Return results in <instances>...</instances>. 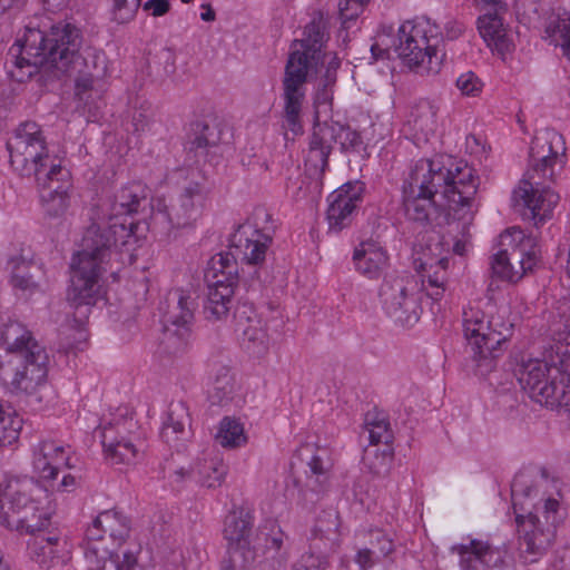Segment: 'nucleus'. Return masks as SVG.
<instances>
[{
	"label": "nucleus",
	"instance_id": "cd10ccee",
	"mask_svg": "<svg viewBox=\"0 0 570 570\" xmlns=\"http://www.w3.org/2000/svg\"><path fill=\"white\" fill-rule=\"evenodd\" d=\"M368 547L360 549L355 561L362 570H367L383 559L390 557L395 550L392 535L383 529H371L367 532Z\"/></svg>",
	"mask_w": 570,
	"mask_h": 570
},
{
	"label": "nucleus",
	"instance_id": "f704fd0d",
	"mask_svg": "<svg viewBox=\"0 0 570 570\" xmlns=\"http://www.w3.org/2000/svg\"><path fill=\"white\" fill-rule=\"evenodd\" d=\"M253 522V514L243 508L234 509L225 517L223 533L228 548L250 540Z\"/></svg>",
	"mask_w": 570,
	"mask_h": 570
},
{
	"label": "nucleus",
	"instance_id": "052dcab7",
	"mask_svg": "<svg viewBox=\"0 0 570 570\" xmlns=\"http://www.w3.org/2000/svg\"><path fill=\"white\" fill-rule=\"evenodd\" d=\"M145 11H149L153 17H163L170 10L169 0H148L142 4Z\"/></svg>",
	"mask_w": 570,
	"mask_h": 570
},
{
	"label": "nucleus",
	"instance_id": "423d86ee",
	"mask_svg": "<svg viewBox=\"0 0 570 570\" xmlns=\"http://www.w3.org/2000/svg\"><path fill=\"white\" fill-rule=\"evenodd\" d=\"M538 490L531 476L518 473L511 483L512 507L519 532V546L524 562L533 563L551 547L557 527L562 521L560 503L552 498L535 502Z\"/></svg>",
	"mask_w": 570,
	"mask_h": 570
},
{
	"label": "nucleus",
	"instance_id": "aec40b11",
	"mask_svg": "<svg viewBox=\"0 0 570 570\" xmlns=\"http://www.w3.org/2000/svg\"><path fill=\"white\" fill-rule=\"evenodd\" d=\"M147 203V189L138 181L128 184L110 197H108L101 205L94 208L99 210L101 215H106L112 222H135L131 217L132 214L138 213L141 204Z\"/></svg>",
	"mask_w": 570,
	"mask_h": 570
},
{
	"label": "nucleus",
	"instance_id": "680f3d73",
	"mask_svg": "<svg viewBox=\"0 0 570 570\" xmlns=\"http://www.w3.org/2000/svg\"><path fill=\"white\" fill-rule=\"evenodd\" d=\"M159 60L164 62V72L171 75L176 70V55L170 48H163L158 53Z\"/></svg>",
	"mask_w": 570,
	"mask_h": 570
},
{
	"label": "nucleus",
	"instance_id": "dca6fc26",
	"mask_svg": "<svg viewBox=\"0 0 570 570\" xmlns=\"http://www.w3.org/2000/svg\"><path fill=\"white\" fill-rule=\"evenodd\" d=\"M365 187L360 180L348 181L328 196L326 219L331 233H340L350 227L363 203Z\"/></svg>",
	"mask_w": 570,
	"mask_h": 570
},
{
	"label": "nucleus",
	"instance_id": "338daca9",
	"mask_svg": "<svg viewBox=\"0 0 570 570\" xmlns=\"http://www.w3.org/2000/svg\"><path fill=\"white\" fill-rule=\"evenodd\" d=\"M464 28L463 24L456 21H449L445 24V33L448 39L454 40L460 37V35L463 32Z\"/></svg>",
	"mask_w": 570,
	"mask_h": 570
},
{
	"label": "nucleus",
	"instance_id": "a878e982",
	"mask_svg": "<svg viewBox=\"0 0 570 570\" xmlns=\"http://www.w3.org/2000/svg\"><path fill=\"white\" fill-rule=\"evenodd\" d=\"M505 7H494L493 11H489L478 18L476 27L480 36L492 50L504 53L510 50L512 41L508 28L504 23L499 10Z\"/></svg>",
	"mask_w": 570,
	"mask_h": 570
},
{
	"label": "nucleus",
	"instance_id": "bf43d9fd",
	"mask_svg": "<svg viewBox=\"0 0 570 570\" xmlns=\"http://www.w3.org/2000/svg\"><path fill=\"white\" fill-rule=\"evenodd\" d=\"M262 538L264 539L265 547L267 549L278 551L283 546L284 533L281 530H277L276 532L272 531V533L259 530L256 535V540L261 541Z\"/></svg>",
	"mask_w": 570,
	"mask_h": 570
},
{
	"label": "nucleus",
	"instance_id": "20e7f679",
	"mask_svg": "<svg viewBox=\"0 0 570 570\" xmlns=\"http://www.w3.org/2000/svg\"><path fill=\"white\" fill-rule=\"evenodd\" d=\"M326 20L322 13L313 17L305 26L304 37L295 39L285 66L283 78L284 108L282 127L285 138L293 139L303 135L302 108L305 99L304 85L309 75H321L320 81L325 87H333L336 82V72L341 66L340 59L323 52L327 40Z\"/></svg>",
	"mask_w": 570,
	"mask_h": 570
},
{
	"label": "nucleus",
	"instance_id": "412c9836",
	"mask_svg": "<svg viewBox=\"0 0 570 570\" xmlns=\"http://www.w3.org/2000/svg\"><path fill=\"white\" fill-rule=\"evenodd\" d=\"M223 135V127L219 122L214 119H197L190 122L185 149L188 154L194 153L195 157L212 156L209 161H213L220 149Z\"/></svg>",
	"mask_w": 570,
	"mask_h": 570
},
{
	"label": "nucleus",
	"instance_id": "a18cd8bd",
	"mask_svg": "<svg viewBox=\"0 0 570 570\" xmlns=\"http://www.w3.org/2000/svg\"><path fill=\"white\" fill-rule=\"evenodd\" d=\"M217 442L224 448H236L246 442L243 425L229 417H224L216 434Z\"/></svg>",
	"mask_w": 570,
	"mask_h": 570
},
{
	"label": "nucleus",
	"instance_id": "c9c22d12",
	"mask_svg": "<svg viewBox=\"0 0 570 570\" xmlns=\"http://www.w3.org/2000/svg\"><path fill=\"white\" fill-rule=\"evenodd\" d=\"M144 435H132L128 441L117 443L115 446H104L107 460L114 464H134L144 458L146 451Z\"/></svg>",
	"mask_w": 570,
	"mask_h": 570
},
{
	"label": "nucleus",
	"instance_id": "f257e3e1",
	"mask_svg": "<svg viewBox=\"0 0 570 570\" xmlns=\"http://www.w3.org/2000/svg\"><path fill=\"white\" fill-rule=\"evenodd\" d=\"M16 70L11 76L24 82L39 75L45 78L75 77L76 96L88 106L94 83L101 80L107 70L104 52L92 47H82V33L69 22H58L49 30L26 27L21 38L9 49Z\"/></svg>",
	"mask_w": 570,
	"mask_h": 570
},
{
	"label": "nucleus",
	"instance_id": "473e14b6",
	"mask_svg": "<svg viewBox=\"0 0 570 570\" xmlns=\"http://www.w3.org/2000/svg\"><path fill=\"white\" fill-rule=\"evenodd\" d=\"M190 426V414L188 406L183 401L169 404L167 419L163 424L160 436L169 445H174L187 435L186 428Z\"/></svg>",
	"mask_w": 570,
	"mask_h": 570
},
{
	"label": "nucleus",
	"instance_id": "9d476101",
	"mask_svg": "<svg viewBox=\"0 0 570 570\" xmlns=\"http://www.w3.org/2000/svg\"><path fill=\"white\" fill-rule=\"evenodd\" d=\"M513 325L500 316L484 320L481 311L464 312L463 333L471 348V367L476 375L487 376L507 348Z\"/></svg>",
	"mask_w": 570,
	"mask_h": 570
},
{
	"label": "nucleus",
	"instance_id": "6e6d98bb",
	"mask_svg": "<svg viewBox=\"0 0 570 570\" xmlns=\"http://www.w3.org/2000/svg\"><path fill=\"white\" fill-rule=\"evenodd\" d=\"M438 109L430 100H421L419 104H416L414 111L412 112V116L414 117V121H422L426 125L429 121L433 124L435 121Z\"/></svg>",
	"mask_w": 570,
	"mask_h": 570
},
{
	"label": "nucleus",
	"instance_id": "2eb2a0df",
	"mask_svg": "<svg viewBox=\"0 0 570 570\" xmlns=\"http://www.w3.org/2000/svg\"><path fill=\"white\" fill-rule=\"evenodd\" d=\"M383 309L395 322L413 325L420 318L417 282L410 276H385L379 292Z\"/></svg>",
	"mask_w": 570,
	"mask_h": 570
},
{
	"label": "nucleus",
	"instance_id": "69168bd1",
	"mask_svg": "<svg viewBox=\"0 0 570 570\" xmlns=\"http://www.w3.org/2000/svg\"><path fill=\"white\" fill-rule=\"evenodd\" d=\"M137 558L132 552H124L122 560L116 562V570H135Z\"/></svg>",
	"mask_w": 570,
	"mask_h": 570
},
{
	"label": "nucleus",
	"instance_id": "c756f323",
	"mask_svg": "<svg viewBox=\"0 0 570 570\" xmlns=\"http://www.w3.org/2000/svg\"><path fill=\"white\" fill-rule=\"evenodd\" d=\"M448 257H441L435 263L421 262L417 271L421 272L422 289L433 301L439 302L448 286Z\"/></svg>",
	"mask_w": 570,
	"mask_h": 570
},
{
	"label": "nucleus",
	"instance_id": "2f4dec72",
	"mask_svg": "<svg viewBox=\"0 0 570 570\" xmlns=\"http://www.w3.org/2000/svg\"><path fill=\"white\" fill-rule=\"evenodd\" d=\"M208 292L204 303V315L208 321L225 320L233 307L234 287L230 283L207 284Z\"/></svg>",
	"mask_w": 570,
	"mask_h": 570
},
{
	"label": "nucleus",
	"instance_id": "3c124183",
	"mask_svg": "<svg viewBox=\"0 0 570 570\" xmlns=\"http://www.w3.org/2000/svg\"><path fill=\"white\" fill-rule=\"evenodd\" d=\"M544 405L552 410H564L570 413V377L567 383H563V380L554 383V391L550 393Z\"/></svg>",
	"mask_w": 570,
	"mask_h": 570
},
{
	"label": "nucleus",
	"instance_id": "7ed1b4c3",
	"mask_svg": "<svg viewBox=\"0 0 570 570\" xmlns=\"http://www.w3.org/2000/svg\"><path fill=\"white\" fill-rule=\"evenodd\" d=\"M90 218L92 222L83 233L81 249L71 258V285L67 295L73 321L79 326L85 324L91 307L102 298L99 281L106 265L114 255L124 249L131 250L139 240L136 234L138 222H112L95 209Z\"/></svg>",
	"mask_w": 570,
	"mask_h": 570
},
{
	"label": "nucleus",
	"instance_id": "4be33fe9",
	"mask_svg": "<svg viewBox=\"0 0 570 570\" xmlns=\"http://www.w3.org/2000/svg\"><path fill=\"white\" fill-rule=\"evenodd\" d=\"M131 532V520L121 511L111 509L100 512L86 530V538L109 539L114 548L121 547Z\"/></svg>",
	"mask_w": 570,
	"mask_h": 570
},
{
	"label": "nucleus",
	"instance_id": "f3484780",
	"mask_svg": "<svg viewBox=\"0 0 570 570\" xmlns=\"http://www.w3.org/2000/svg\"><path fill=\"white\" fill-rule=\"evenodd\" d=\"M560 371L557 366L539 358L522 362L515 370V376L521 387L537 403L546 404L550 393L554 391V383Z\"/></svg>",
	"mask_w": 570,
	"mask_h": 570
},
{
	"label": "nucleus",
	"instance_id": "58836bf2",
	"mask_svg": "<svg viewBox=\"0 0 570 570\" xmlns=\"http://www.w3.org/2000/svg\"><path fill=\"white\" fill-rule=\"evenodd\" d=\"M365 428L368 433L370 444H383L392 454L393 431L390 421L381 413L368 412L365 416Z\"/></svg>",
	"mask_w": 570,
	"mask_h": 570
},
{
	"label": "nucleus",
	"instance_id": "09e8293b",
	"mask_svg": "<svg viewBox=\"0 0 570 570\" xmlns=\"http://www.w3.org/2000/svg\"><path fill=\"white\" fill-rule=\"evenodd\" d=\"M112 20L118 23H128L137 14L141 0H111Z\"/></svg>",
	"mask_w": 570,
	"mask_h": 570
},
{
	"label": "nucleus",
	"instance_id": "e433bc0d",
	"mask_svg": "<svg viewBox=\"0 0 570 570\" xmlns=\"http://www.w3.org/2000/svg\"><path fill=\"white\" fill-rule=\"evenodd\" d=\"M8 265L11 267V284L14 288L30 293L38 288L39 285L30 272L35 265L29 255L24 254V249H21L19 256L10 257Z\"/></svg>",
	"mask_w": 570,
	"mask_h": 570
},
{
	"label": "nucleus",
	"instance_id": "774afa93",
	"mask_svg": "<svg viewBox=\"0 0 570 570\" xmlns=\"http://www.w3.org/2000/svg\"><path fill=\"white\" fill-rule=\"evenodd\" d=\"M36 539H43V544H50L56 548H62L63 547V539L57 535H45L40 534Z\"/></svg>",
	"mask_w": 570,
	"mask_h": 570
},
{
	"label": "nucleus",
	"instance_id": "4468645a",
	"mask_svg": "<svg viewBox=\"0 0 570 570\" xmlns=\"http://www.w3.org/2000/svg\"><path fill=\"white\" fill-rule=\"evenodd\" d=\"M174 297L177 301L176 307L165 316L159 351L164 355L177 357L184 355L190 347V325L197 303L183 289H176Z\"/></svg>",
	"mask_w": 570,
	"mask_h": 570
},
{
	"label": "nucleus",
	"instance_id": "c85d7f7f",
	"mask_svg": "<svg viewBox=\"0 0 570 570\" xmlns=\"http://www.w3.org/2000/svg\"><path fill=\"white\" fill-rule=\"evenodd\" d=\"M69 179L70 176L60 179V175H52L47 183L37 184L48 216L60 217L68 209L69 196L67 191L70 187Z\"/></svg>",
	"mask_w": 570,
	"mask_h": 570
},
{
	"label": "nucleus",
	"instance_id": "864d4df0",
	"mask_svg": "<svg viewBox=\"0 0 570 570\" xmlns=\"http://www.w3.org/2000/svg\"><path fill=\"white\" fill-rule=\"evenodd\" d=\"M367 0H340L338 10L343 23L356 19Z\"/></svg>",
	"mask_w": 570,
	"mask_h": 570
},
{
	"label": "nucleus",
	"instance_id": "37998d69",
	"mask_svg": "<svg viewBox=\"0 0 570 570\" xmlns=\"http://www.w3.org/2000/svg\"><path fill=\"white\" fill-rule=\"evenodd\" d=\"M22 419L11 407L0 405V448L11 445L19 439Z\"/></svg>",
	"mask_w": 570,
	"mask_h": 570
},
{
	"label": "nucleus",
	"instance_id": "13d9d810",
	"mask_svg": "<svg viewBox=\"0 0 570 570\" xmlns=\"http://www.w3.org/2000/svg\"><path fill=\"white\" fill-rule=\"evenodd\" d=\"M234 318L237 328L248 323H254V320H259L253 305L244 303L238 305L234 312Z\"/></svg>",
	"mask_w": 570,
	"mask_h": 570
},
{
	"label": "nucleus",
	"instance_id": "8fccbe9b",
	"mask_svg": "<svg viewBox=\"0 0 570 570\" xmlns=\"http://www.w3.org/2000/svg\"><path fill=\"white\" fill-rule=\"evenodd\" d=\"M226 473L227 469L224 464L214 461L205 462L199 471V481L206 488H216L222 484Z\"/></svg>",
	"mask_w": 570,
	"mask_h": 570
},
{
	"label": "nucleus",
	"instance_id": "bb28decb",
	"mask_svg": "<svg viewBox=\"0 0 570 570\" xmlns=\"http://www.w3.org/2000/svg\"><path fill=\"white\" fill-rule=\"evenodd\" d=\"M355 269L367 278H379L389 266L386 250L373 240L362 242L353 254Z\"/></svg>",
	"mask_w": 570,
	"mask_h": 570
},
{
	"label": "nucleus",
	"instance_id": "ddd939ff",
	"mask_svg": "<svg viewBox=\"0 0 570 570\" xmlns=\"http://www.w3.org/2000/svg\"><path fill=\"white\" fill-rule=\"evenodd\" d=\"M190 177L176 200L167 204L164 198H156L151 203V222L167 234L175 228L191 226L199 216V207L210 191L204 171L191 170Z\"/></svg>",
	"mask_w": 570,
	"mask_h": 570
},
{
	"label": "nucleus",
	"instance_id": "0e129e2a",
	"mask_svg": "<svg viewBox=\"0 0 570 570\" xmlns=\"http://www.w3.org/2000/svg\"><path fill=\"white\" fill-rule=\"evenodd\" d=\"M332 87H325L324 86V82H318L317 85V91H316V95H315V100H314V105L316 107V109L321 106V105H327L332 101Z\"/></svg>",
	"mask_w": 570,
	"mask_h": 570
},
{
	"label": "nucleus",
	"instance_id": "1a4fd4ad",
	"mask_svg": "<svg viewBox=\"0 0 570 570\" xmlns=\"http://www.w3.org/2000/svg\"><path fill=\"white\" fill-rule=\"evenodd\" d=\"M7 149L12 169L21 177H35L37 184L47 183L52 175H60V179L70 176V171L49 154L42 130L35 121L19 125Z\"/></svg>",
	"mask_w": 570,
	"mask_h": 570
},
{
	"label": "nucleus",
	"instance_id": "393cba45",
	"mask_svg": "<svg viewBox=\"0 0 570 570\" xmlns=\"http://www.w3.org/2000/svg\"><path fill=\"white\" fill-rule=\"evenodd\" d=\"M298 456L307 466L305 487L317 497L328 484L330 465L326 451L316 449L313 444H305L299 449Z\"/></svg>",
	"mask_w": 570,
	"mask_h": 570
},
{
	"label": "nucleus",
	"instance_id": "79ce46f5",
	"mask_svg": "<svg viewBox=\"0 0 570 570\" xmlns=\"http://www.w3.org/2000/svg\"><path fill=\"white\" fill-rule=\"evenodd\" d=\"M237 331L242 332V342L248 352L261 354L267 350L268 335L261 320L239 326Z\"/></svg>",
	"mask_w": 570,
	"mask_h": 570
},
{
	"label": "nucleus",
	"instance_id": "5fc2aeb1",
	"mask_svg": "<svg viewBox=\"0 0 570 570\" xmlns=\"http://www.w3.org/2000/svg\"><path fill=\"white\" fill-rule=\"evenodd\" d=\"M337 142L343 151L355 150L362 145V138L356 130L342 124V131L337 135Z\"/></svg>",
	"mask_w": 570,
	"mask_h": 570
},
{
	"label": "nucleus",
	"instance_id": "e2e57ef3",
	"mask_svg": "<svg viewBox=\"0 0 570 570\" xmlns=\"http://www.w3.org/2000/svg\"><path fill=\"white\" fill-rule=\"evenodd\" d=\"M149 114L147 109H135L131 116V124L135 131H144L149 124Z\"/></svg>",
	"mask_w": 570,
	"mask_h": 570
},
{
	"label": "nucleus",
	"instance_id": "72a5a7b5",
	"mask_svg": "<svg viewBox=\"0 0 570 570\" xmlns=\"http://www.w3.org/2000/svg\"><path fill=\"white\" fill-rule=\"evenodd\" d=\"M207 284L236 285L238 282V264L235 256L229 252H220L214 255L207 263L205 269Z\"/></svg>",
	"mask_w": 570,
	"mask_h": 570
},
{
	"label": "nucleus",
	"instance_id": "0eeeda50",
	"mask_svg": "<svg viewBox=\"0 0 570 570\" xmlns=\"http://www.w3.org/2000/svg\"><path fill=\"white\" fill-rule=\"evenodd\" d=\"M4 352L0 355V382L12 393H31L47 377L49 357L19 322L0 331Z\"/></svg>",
	"mask_w": 570,
	"mask_h": 570
},
{
	"label": "nucleus",
	"instance_id": "ea45409f",
	"mask_svg": "<svg viewBox=\"0 0 570 570\" xmlns=\"http://www.w3.org/2000/svg\"><path fill=\"white\" fill-rule=\"evenodd\" d=\"M83 556L88 570H102L109 559H112L114 547L108 546L102 539H83Z\"/></svg>",
	"mask_w": 570,
	"mask_h": 570
},
{
	"label": "nucleus",
	"instance_id": "5701e85b",
	"mask_svg": "<svg viewBox=\"0 0 570 570\" xmlns=\"http://www.w3.org/2000/svg\"><path fill=\"white\" fill-rule=\"evenodd\" d=\"M460 557L462 570H479L480 567L499 568L504 563L505 552L492 547L489 542L473 539L468 544H455L451 548Z\"/></svg>",
	"mask_w": 570,
	"mask_h": 570
},
{
	"label": "nucleus",
	"instance_id": "4d7b16f0",
	"mask_svg": "<svg viewBox=\"0 0 570 570\" xmlns=\"http://www.w3.org/2000/svg\"><path fill=\"white\" fill-rule=\"evenodd\" d=\"M326 563L324 556L306 552L295 564L294 570H324Z\"/></svg>",
	"mask_w": 570,
	"mask_h": 570
},
{
	"label": "nucleus",
	"instance_id": "c03bdc74",
	"mask_svg": "<svg viewBox=\"0 0 570 570\" xmlns=\"http://www.w3.org/2000/svg\"><path fill=\"white\" fill-rule=\"evenodd\" d=\"M67 541H63L62 548H56L50 544H43V539L35 540L36 562L42 569H49L55 564L65 563L68 559Z\"/></svg>",
	"mask_w": 570,
	"mask_h": 570
},
{
	"label": "nucleus",
	"instance_id": "6e6552de",
	"mask_svg": "<svg viewBox=\"0 0 570 570\" xmlns=\"http://www.w3.org/2000/svg\"><path fill=\"white\" fill-rule=\"evenodd\" d=\"M382 35L371 46L375 60L390 56L393 49L397 57L411 69L426 73H438L445 58L444 39L436 26L429 22L405 21L399 27L396 38L393 28L384 27Z\"/></svg>",
	"mask_w": 570,
	"mask_h": 570
},
{
	"label": "nucleus",
	"instance_id": "9b49d317",
	"mask_svg": "<svg viewBox=\"0 0 570 570\" xmlns=\"http://www.w3.org/2000/svg\"><path fill=\"white\" fill-rule=\"evenodd\" d=\"M38 490L31 479H19L1 473L0 475V523L19 532L36 533L49 524V514L32 492Z\"/></svg>",
	"mask_w": 570,
	"mask_h": 570
},
{
	"label": "nucleus",
	"instance_id": "603ef678",
	"mask_svg": "<svg viewBox=\"0 0 570 570\" xmlns=\"http://www.w3.org/2000/svg\"><path fill=\"white\" fill-rule=\"evenodd\" d=\"M456 87L465 96H476L481 92L483 83L474 72L468 71L456 79Z\"/></svg>",
	"mask_w": 570,
	"mask_h": 570
},
{
	"label": "nucleus",
	"instance_id": "49530a36",
	"mask_svg": "<svg viewBox=\"0 0 570 570\" xmlns=\"http://www.w3.org/2000/svg\"><path fill=\"white\" fill-rule=\"evenodd\" d=\"M250 543L252 541L248 540L239 544V547L236 544L228 548V567L225 570L246 569L256 562V547H252Z\"/></svg>",
	"mask_w": 570,
	"mask_h": 570
},
{
	"label": "nucleus",
	"instance_id": "39448f33",
	"mask_svg": "<svg viewBox=\"0 0 570 570\" xmlns=\"http://www.w3.org/2000/svg\"><path fill=\"white\" fill-rule=\"evenodd\" d=\"M566 151L563 136L553 128L537 131L531 141L527 178L514 190V198L517 205L525 209L523 215L534 220L537 227L550 218L559 202V195L540 179H553L556 167L563 168L567 163Z\"/></svg>",
	"mask_w": 570,
	"mask_h": 570
},
{
	"label": "nucleus",
	"instance_id": "a19ab883",
	"mask_svg": "<svg viewBox=\"0 0 570 570\" xmlns=\"http://www.w3.org/2000/svg\"><path fill=\"white\" fill-rule=\"evenodd\" d=\"M235 392V379L230 368L220 365L216 368L209 397L213 404L223 405L232 400Z\"/></svg>",
	"mask_w": 570,
	"mask_h": 570
},
{
	"label": "nucleus",
	"instance_id": "4c0bfd02",
	"mask_svg": "<svg viewBox=\"0 0 570 570\" xmlns=\"http://www.w3.org/2000/svg\"><path fill=\"white\" fill-rule=\"evenodd\" d=\"M132 435H142L137 422L132 419H119L101 429V444L102 446H115L118 442L128 441V438H132Z\"/></svg>",
	"mask_w": 570,
	"mask_h": 570
},
{
	"label": "nucleus",
	"instance_id": "de8ad7c7",
	"mask_svg": "<svg viewBox=\"0 0 570 570\" xmlns=\"http://www.w3.org/2000/svg\"><path fill=\"white\" fill-rule=\"evenodd\" d=\"M544 32L547 37L554 38L557 43H560L564 56L570 59V14L551 21Z\"/></svg>",
	"mask_w": 570,
	"mask_h": 570
},
{
	"label": "nucleus",
	"instance_id": "f8f14e48",
	"mask_svg": "<svg viewBox=\"0 0 570 570\" xmlns=\"http://www.w3.org/2000/svg\"><path fill=\"white\" fill-rule=\"evenodd\" d=\"M500 249L492 256L491 269L501 281L518 283L541 262L537 237L512 227L500 235Z\"/></svg>",
	"mask_w": 570,
	"mask_h": 570
},
{
	"label": "nucleus",
	"instance_id": "6ab92c4d",
	"mask_svg": "<svg viewBox=\"0 0 570 570\" xmlns=\"http://www.w3.org/2000/svg\"><path fill=\"white\" fill-rule=\"evenodd\" d=\"M252 220L254 230L250 237H246L244 244L239 239L237 247L240 249L244 261L250 265H258L265 261L267 249L276 232V225L272 214L263 207L254 210Z\"/></svg>",
	"mask_w": 570,
	"mask_h": 570
},
{
	"label": "nucleus",
	"instance_id": "a211bd4d",
	"mask_svg": "<svg viewBox=\"0 0 570 570\" xmlns=\"http://www.w3.org/2000/svg\"><path fill=\"white\" fill-rule=\"evenodd\" d=\"M342 131L338 121H320L318 110L314 114V124L308 137L306 165L312 167L318 176H323L328 167V157L337 142V135Z\"/></svg>",
	"mask_w": 570,
	"mask_h": 570
},
{
	"label": "nucleus",
	"instance_id": "7c9ffc66",
	"mask_svg": "<svg viewBox=\"0 0 570 570\" xmlns=\"http://www.w3.org/2000/svg\"><path fill=\"white\" fill-rule=\"evenodd\" d=\"M338 513L333 510H324L317 515L311 531V547L317 550L316 554L324 556L338 538Z\"/></svg>",
	"mask_w": 570,
	"mask_h": 570
},
{
	"label": "nucleus",
	"instance_id": "f03ea898",
	"mask_svg": "<svg viewBox=\"0 0 570 570\" xmlns=\"http://www.w3.org/2000/svg\"><path fill=\"white\" fill-rule=\"evenodd\" d=\"M479 178L466 165L461 167L451 158L435 157L417 160L403 185V210L409 220L426 225L438 210L434 197L445 200L446 223L462 222L469 226L474 217L473 203Z\"/></svg>",
	"mask_w": 570,
	"mask_h": 570
},
{
	"label": "nucleus",
	"instance_id": "b1692460",
	"mask_svg": "<svg viewBox=\"0 0 570 570\" xmlns=\"http://www.w3.org/2000/svg\"><path fill=\"white\" fill-rule=\"evenodd\" d=\"M67 449L56 441L40 442L33 451V468L40 478L55 480L62 468H70Z\"/></svg>",
	"mask_w": 570,
	"mask_h": 570
}]
</instances>
